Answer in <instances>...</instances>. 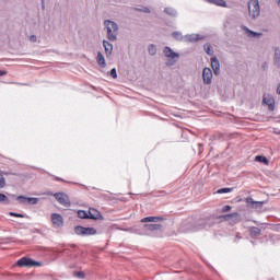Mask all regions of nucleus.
Instances as JSON below:
<instances>
[{"label": "nucleus", "mask_w": 280, "mask_h": 280, "mask_svg": "<svg viewBox=\"0 0 280 280\" xmlns=\"http://www.w3.org/2000/svg\"><path fill=\"white\" fill-rule=\"evenodd\" d=\"M248 16L252 21H257L261 16V7L259 5V0H249L247 2Z\"/></svg>", "instance_id": "f257e3e1"}, {"label": "nucleus", "mask_w": 280, "mask_h": 280, "mask_svg": "<svg viewBox=\"0 0 280 280\" xmlns=\"http://www.w3.org/2000/svg\"><path fill=\"white\" fill-rule=\"evenodd\" d=\"M104 25L107 31V38L110 40V43H115V40H117L119 25H117L114 21L110 20H105Z\"/></svg>", "instance_id": "f03ea898"}, {"label": "nucleus", "mask_w": 280, "mask_h": 280, "mask_svg": "<svg viewBox=\"0 0 280 280\" xmlns=\"http://www.w3.org/2000/svg\"><path fill=\"white\" fill-rule=\"evenodd\" d=\"M46 196H54V198L59 202V205H62V207H71V201L69 200V196L65 192H46Z\"/></svg>", "instance_id": "7ed1b4c3"}, {"label": "nucleus", "mask_w": 280, "mask_h": 280, "mask_svg": "<svg viewBox=\"0 0 280 280\" xmlns=\"http://www.w3.org/2000/svg\"><path fill=\"white\" fill-rule=\"evenodd\" d=\"M163 54L165 56V58H168V60H173V62H167V67H172V65H174V62H176V60H178V58H180V55L178 52H175L174 50H172L170 48V46H165L163 49Z\"/></svg>", "instance_id": "20e7f679"}, {"label": "nucleus", "mask_w": 280, "mask_h": 280, "mask_svg": "<svg viewBox=\"0 0 280 280\" xmlns=\"http://www.w3.org/2000/svg\"><path fill=\"white\" fill-rule=\"evenodd\" d=\"M18 266H20V268H34V266H43V262L33 260L32 258L22 257L18 260Z\"/></svg>", "instance_id": "39448f33"}, {"label": "nucleus", "mask_w": 280, "mask_h": 280, "mask_svg": "<svg viewBox=\"0 0 280 280\" xmlns=\"http://www.w3.org/2000/svg\"><path fill=\"white\" fill-rule=\"evenodd\" d=\"M74 233L75 235H83V236L97 235V230H95V228H84V226L78 225L74 228Z\"/></svg>", "instance_id": "423d86ee"}, {"label": "nucleus", "mask_w": 280, "mask_h": 280, "mask_svg": "<svg viewBox=\"0 0 280 280\" xmlns=\"http://www.w3.org/2000/svg\"><path fill=\"white\" fill-rule=\"evenodd\" d=\"M38 200L36 197H25L23 195L16 197V201L20 205H38Z\"/></svg>", "instance_id": "0eeeda50"}, {"label": "nucleus", "mask_w": 280, "mask_h": 280, "mask_svg": "<svg viewBox=\"0 0 280 280\" xmlns=\"http://www.w3.org/2000/svg\"><path fill=\"white\" fill-rule=\"evenodd\" d=\"M213 80V71H211V68H203L202 70V82L206 85H210Z\"/></svg>", "instance_id": "6e6552de"}, {"label": "nucleus", "mask_w": 280, "mask_h": 280, "mask_svg": "<svg viewBox=\"0 0 280 280\" xmlns=\"http://www.w3.org/2000/svg\"><path fill=\"white\" fill-rule=\"evenodd\" d=\"M50 220L56 229L65 226V219L59 213H52L50 215Z\"/></svg>", "instance_id": "1a4fd4ad"}, {"label": "nucleus", "mask_w": 280, "mask_h": 280, "mask_svg": "<svg viewBox=\"0 0 280 280\" xmlns=\"http://www.w3.org/2000/svg\"><path fill=\"white\" fill-rule=\"evenodd\" d=\"M242 30L248 38H261V36H264V33L252 31L248 26H243Z\"/></svg>", "instance_id": "9d476101"}, {"label": "nucleus", "mask_w": 280, "mask_h": 280, "mask_svg": "<svg viewBox=\"0 0 280 280\" xmlns=\"http://www.w3.org/2000/svg\"><path fill=\"white\" fill-rule=\"evenodd\" d=\"M202 36L199 34H188L184 35V43H198V40H202Z\"/></svg>", "instance_id": "9b49d317"}, {"label": "nucleus", "mask_w": 280, "mask_h": 280, "mask_svg": "<svg viewBox=\"0 0 280 280\" xmlns=\"http://www.w3.org/2000/svg\"><path fill=\"white\" fill-rule=\"evenodd\" d=\"M211 68L214 75H220V59L218 57H211Z\"/></svg>", "instance_id": "f8f14e48"}, {"label": "nucleus", "mask_w": 280, "mask_h": 280, "mask_svg": "<svg viewBox=\"0 0 280 280\" xmlns=\"http://www.w3.org/2000/svg\"><path fill=\"white\" fill-rule=\"evenodd\" d=\"M245 202L248 207H252V209H261L264 207V201H255L250 197L246 198Z\"/></svg>", "instance_id": "ddd939ff"}, {"label": "nucleus", "mask_w": 280, "mask_h": 280, "mask_svg": "<svg viewBox=\"0 0 280 280\" xmlns=\"http://www.w3.org/2000/svg\"><path fill=\"white\" fill-rule=\"evenodd\" d=\"M205 229V220H199L196 224L191 225V228L187 229L188 233H196V231H200Z\"/></svg>", "instance_id": "4468645a"}, {"label": "nucleus", "mask_w": 280, "mask_h": 280, "mask_svg": "<svg viewBox=\"0 0 280 280\" xmlns=\"http://www.w3.org/2000/svg\"><path fill=\"white\" fill-rule=\"evenodd\" d=\"M144 230L147 231L144 235H150L154 231H161V224H144Z\"/></svg>", "instance_id": "2eb2a0df"}, {"label": "nucleus", "mask_w": 280, "mask_h": 280, "mask_svg": "<svg viewBox=\"0 0 280 280\" xmlns=\"http://www.w3.org/2000/svg\"><path fill=\"white\" fill-rule=\"evenodd\" d=\"M103 47L105 49L106 58H110V56H113V44H110V42L104 39Z\"/></svg>", "instance_id": "dca6fc26"}, {"label": "nucleus", "mask_w": 280, "mask_h": 280, "mask_svg": "<svg viewBox=\"0 0 280 280\" xmlns=\"http://www.w3.org/2000/svg\"><path fill=\"white\" fill-rule=\"evenodd\" d=\"M262 102L267 104L269 110H275V98L271 95H265Z\"/></svg>", "instance_id": "f3484780"}, {"label": "nucleus", "mask_w": 280, "mask_h": 280, "mask_svg": "<svg viewBox=\"0 0 280 280\" xmlns=\"http://www.w3.org/2000/svg\"><path fill=\"white\" fill-rule=\"evenodd\" d=\"M88 215L90 220H100L102 218V213L93 208H90Z\"/></svg>", "instance_id": "a211bd4d"}, {"label": "nucleus", "mask_w": 280, "mask_h": 280, "mask_svg": "<svg viewBox=\"0 0 280 280\" xmlns=\"http://www.w3.org/2000/svg\"><path fill=\"white\" fill-rule=\"evenodd\" d=\"M96 62L102 69H106V58H104L102 52H97Z\"/></svg>", "instance_id": "6ab92c4d"}, {"label": "nucleus", "mask_w": 280, "mask_h": 280, "mask_svg": "<svg viewBox=\"0 0 280 280\" xmlns=\"http://www.w3.org/2000/svg\"><path fill=\"white\" fill-rule=\"evenodd\" d=\"M165 14H167L168 16H173V19H176V16H178V11H176V9L172 8V7H166L164 9Z\"/></svg>", "instance_id": "aec40b11"}, {"label": "nucleus", "mask_w": 280, "mask_h": 280, "mask_svg": "<svg viewBox=\"0 0 280 280\" xmlns=\"http://www.w3.org/2000/svg\"><path fill=\"white\" fill-rule=\"evenodd\" d=\"M208 3H212V5H219V8H226V1L224 0H206Z\"/></svg>", "instance_id": "412c9836"}, {"label": "nucleus", "mask_w": 280, "mask_h": 280, "mask_svg": "<svg viewBox=\"0 0 280 280\" xmlns=\"http://www.w3.org/2000/svg\"><path fill=\"white\" fill-rule=\"evenodd\" d=\"M172 36L175 38V40H179L182 43H185V36H183V33L179 31H175L172 33Z\"/></svg>", "instance_id": "4be33fe9"}, {"label": "nucleus", "mask_w": 280, "mask_h": 280, "mask_svg": "<svg viewBox=\"0 0 280 280\" xmlns=\"http://www.w3.org/2000/svg\"><path fill=\"white\" fill-rule=\"evenodd\" d=\"M161 220H163V218H161V217H145V218L141 219V222L142 223H145V222H159Z\"/></svg>", "instance_id": "5701e85b"}, {"label": "nucleus", "mask_w": 280, "mask_h": 280, "mask_svg": "<svg viewBox=\"0 0 280 280\" xmlns=\"http://www.w3.org/2000/svg\"><path fill=\"white\" fill-rule=\"evenodd\" d=\"M273 62L276 67L280 68V49L279 48L275 49Z\"/></svg>", "instance_id": "b1692460"}, {"label": "nucleus", "mask_w": 280, "mask_h": 280, "mask_svg": "<svg viewBox=\"0 0 280 280\" xmlns=\"http://www.w3.org/2000/svg\"><path fill=\"white\" fill-rule=\"evenodd\" d=\"M255 161L258 163H264L265 165H268L269 163L268 159L264 155H256Z\"/></svg>", "instance_id": "393cba45"}, {"label": "nucleus", "mask_w": 280, "mask_h": 280, "mask_svg": "<svg viewBox=\"0 0 280 280\" xmlns=\"http://www.w3.org/2000/svg\"><path fill=\"white\" fill-rule=\"evenodd\" d=\"M148 51L150 56H156V45L151 44L148 46Z\"/></svg>", "instance_id": "a878e982"}, {"label": "nucleus", "mask_w": 280, "mask_h": 280, "mask_svg": "<svg viewBox=\"0 0 280 280\" xmlns=\"http://www.w3.org/2000/svg\"><path fill=\"white\" fill-rule=\"evenodd\" d=\"M78 215H79V218H81L82 220H89V211L79 210V211H78Z\"/></svg>", "instance_id": "bb28decb"}, {"label": "nucleus", "mask_w": 280, "mask_h": 280, "mask_svg": "<svg viewBox=\"0 0 280 280\" xmlns=\"http://www.w3.org/2000/svg\"><path fill=\"white\" fill-rule=\"evenodd\" d=\"M203 49H205L206 54H208V56H213V48L211 47V44H206L203 46Z\"/></svg>", "instance_id": "cd10ccee"}, {"label": "nucleus", "mask_w": 280, "mask_h": 280, "mask_svg": "<svg viewBox=\"0 0 280 280\" xmlns=\"http://www.w3.org/2000/svg\"><path fill=\"white\" fill-rule=\"evenodd\" d=\"M224 220H231V219H235V220H240V214L237 212L231 213V214H226L223 217Z\"/></svg>", "instance_id": "c85d7f7f"}, {"label": "nucleus", "mask_w": 280, "mask_h": 280, "mask_svg": "<svg viewBox=\"0 0 280 280\" xmlns=\"http://www.w3.org/2000/svg\"><path fill=\"white\" fill-rule=\"evenodd\" d=\"M250 235H254L255 237L261 235V229H259V228H252L250 229Z\"/></svg>", "instance_id": "c756f323"}, {"label": "nucleus", "mask_w": 280, "mask_h": 280, "mask_svg": "<svg viewBox=\"0 0 280 280\" xmlns=\"http://www.w3.org/2000/svg\"><path fill=\"white\" fill-rule=\"evenodd\" d=\"M231 191H233L232 188H221L217 191V194H229Z\"/></svg>", "instance_id": "7c9ffc66"}, {"label": "nucleus", "mask_w": 280, "mask_h": 280, "mask_svg": "<svg viewBox=\"0 0 280 280\" xmlns=\"http://www.w3.org/2000/svg\"><path fill=\"white\" fill-rule=\"evenodd\" d=\"M74 277H77L78 279H84L85 275L83 271H77L73 273Z\"/></svg>", "instance_id": "2f4dec72"}, {"label": "nucleus", "mask_w": 280, "mask_h": 280, "mask_svg": "<svg viewBox=\"0 0 280 280\" xmlns=\"http://www.w3.org/2000/svg\"><path fill=\"white\" fill-rule=\"evenodd\" d=\"M0 202H5L8 205L10 202L8 200V196H5L4 194H0Z\"/></svg>", "instance_id": "473e14b6"}, {"label": "nucleus", "mask_w": 280, "mask_h": 280, "mask_svg": "<svg viewBox=\"0 0 280 280\" xmlns=\"http://www.w3.org/2000/svg\"><path fill=\"white\" fill-rule=\"evenodd\" d=\"M5 187V177L0 175V189H3Z\"/></svg>", "instance_id": "72a5a7b5"}, {"label": "nucleus", "mask_w": 280, "mask_h": 280, "mask_svg": "<svg viewBox=\"0 0 280 280\" xmlns=\"http://www.w3.org/2000/svg\"><path fill=\"white\" fill-rule=\"evenodd\" d=\"M110 75H112V78H114V80H117V69L113 68L110 70Z\"/></svg>", "instance_id": "f704fd0d"}, {"label": "nucleus", "mask_w": 280, "mask_h": 280, "mask_svg": "<svg viewBox=\"0 0 280 280\" xmlns=\"http://www.w3.org/2000/svg\"><path fill=\"white\" fill-rule=\"evenodd\" d=\"M9 214L12 215L13 218H25V215L16 212H10Z\"/></svg>", "instance_id": "c9c22d12"}, {"label": "nucleus", "mask_w": 280, "mask_h": 280, "mask_svg": "<svg viewBox=\"0 0 280 280\" xmlns=\"http://www.w3.org/2000/svg\"><path fill=\"white\" fill-rule=\"evenodd\" d=\"M38 40V37L36 35H31L30 36V42L31 43H36Z\"/></svg>", "instance_id": "e433bc0d"}, {"label": "nucleus", "mask_w": 280, "mask_h": 280, "mask_svg": "<svg viewBox=\"0 0 280 280\" xmlns=\"http://www.w3.org/2000/svg\"><path fill=\"white\" fill-rule=\"evenodd\" d=\"M229 211H231V206H224V207L222 208V212H223V213H226V212H229Z\"/></svg>", "instance_id": "4c0bfd02"}, {"label": "nucleus", "mask_w": 280, "mask_h": 280, "mask_svg": "<svg viewBox=\"0 0 280 280\" xmlns=\"http://www.w3.org/2000/svg\"><path fill=\"white\" fill-rule=\"evenodd\" d=\"M7 74H8L7 71L0 70V77H1V75H7Z\"/></svg>", "instance_id": "58836bf2"}, {"label": "nucleus", "mask_w": 280, "mask_h": 280, "mask_svg": "<svg viewBox=\"0 0 280 280\" xmlns=\"http://www.w3.org/2000/svg\"><path fill=\"white\" fill-rule=\"evenodd\" d=\"M277 94L280 95V83L277 86Z\"/></svg>", "instance_id": "ea45409f"}, {"label": "nucleus", "mask_w": 280, "mask_h": 280, "mask_svg": "<svg viewBox=\"0 0 280 280\" xmlns=\"http://www.w3.org/2000/svg\"><path fill=\"white\" fill-rule=\"evenodd\" d=\"M42 8L45 10V0H42Z\"/></svg>", "instance_id": "a19ab883"}, {"label": "nucleus", "mask_w": 280, "mask_h": 280, "mask_svg": "<svg viewBox=\"0 0 280 280\" xmlns=\"http://www.w3.org/2000/svg\"><path fill=\"white\" fill-rule=\"evenodd\" d=\"M144 12H147L148 14H150V9L145 8Z\"/></svg>", "instance_id": "79ce46f5"}, {"label": "nucleus", "mask_w": 280, "mask_h": 280, "mask_svg": "<svg viewBox=\"0 0 280 280\" xmlns=\"http://www.w3.org/2000/svg\"><path fill=\"white\" fill-rule=\"evenodd\" d=\"M55 179H57V180H65V179H62V178H60V177H55Z\"/></svg>", "instance_id": "37998d69"}, {"label": "nucleus", "mask_w": 280, "mask_h": 280, "mask_svg": "<svg viewBox=\"0 0 280 280\" xmlns=\"http://www.w3.org/2000/svg\"><path fill=\"white\" fill-rule=\"evenodd\" d=\"M278 5L280 7V0H277Z\"/></svg>", "instance_id": "c03bdc74"}, {"label": "nucleus", "mask_w": 280, "mask_h": 280, "mask_svg": "<svg viewBox=\"0 0 280 280\" xmlns=\"http://www.w3.org/2000/svg\"><path fill=\"white\" fill-rule=\"evenodd\" d=\"M277 135H280V131H279V132H277Z\"/></svg>", "instance_id": "a18cd8bd"}]
</instances>
